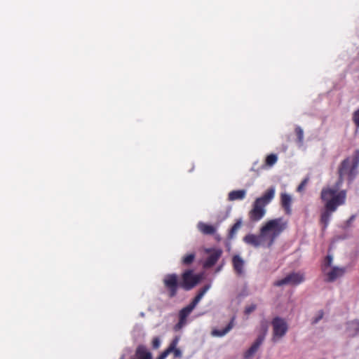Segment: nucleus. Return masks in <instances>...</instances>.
Returning a JSON list of instances; mask_svg holds the SVG:
<instances>
[{"label": "nucleus", "mask_w": 359, "mask_h": 359, "mask_svg": "<svg viewBox=\"0 0 359 359\" xmlns=\"http://www.w3.org/2000/svg\"><path fill=\"white\" fill-rule=\"evenodd\" d=\"M161 345V340L158 337H156L152 340V347L154 349H157L159 348Z\"/></svg>", "instance_id": "29"}, {"label": "nucleus", "mask_w": 359, "mask_h": 359, "mask_svg": "<svg viewBox=\"0 0 359 359\" xmlns=\"http://www.w3.org/2000/svg\"><path fill=\"white\" fill-rule=\"evenodd\" d=\"M233 269L238 275L243 273L244 262L239 255H234L232 259Z\"/></svg>", "instance_id": "17"}, {"label": "nucleus", "mask_w": 359, "mask_h": 359, "mask_svg": "<svg viewBox=\"0 0 359 359\" xmlns=\"http://www.w3.org/2000/svg\"><path fill=\"white\" fill-rule=\"evenodd\" d=\"M358 166L359 151L356 150L351 156L347 157L341 161L338 168V180L333 187H329L330 189L336 190V194H337L340 191L339 189L345 177H347L349 184L353 181L358 173Z\"/></svg>", "instance_id": "4"}, {"label": "nucleus", "mask_w": 359, "mask_h": 359, "mask_svg": "<svg viewBox=\"0 0 359 359\" xmlns=\"http://www.w3.org/2000/svg\"><path fill=\"white\" fill-rule=\"evenodd\" d=\"M308 182V179H304L301 183L297 187V191H302V190H304L305 186L306 185Z\"/></svg>", "instance_id": "30"}, {"label": "nucleus", "mask_w": 359, "mask_h": 359, "mask_svg": "<svg viewBox=\"0 0 359 359\" xmlns=\"http://www.w3.org/2000/svg\"><path fill=\"white\" fill-rule=\"evenodd\" d=\"M235 317H232L229 324L223 330L215 329L212 331L211 334L214 337H222L226 334L234 326Z\"/></svg>", "instance_id": "14"}, {"label": "nucleus", "mask_w": 359, "mask_h": 359, "mask_svg": "<svg viewBox=\"0 0 359 359\" xmlns=\"http://www.w3.org/2000/svg\"><path fill=\"white\" fill-rule=\"evenodd\" d=\"M304 276L301 273H291L287 275L284 278L276 280L273 285L280 287L285 285H297L304 281Z\"/></svg>", "instance_id": "8"}, {"label": "nucleus", "mask_w": 359, "mask_h": 359, "mask_svg": "<svg viewBox=\"0 0 359 359\" xmlns=\"http://www.w3.org/2000/svg\"><path fill=\"white\" fill-rule=\"evenodd\" d=\"M348 330L350 335L359 333V320H353L348 324Z\"/></svg>", "instance_id": "19"}, {"label": "nucleus", "mask_w": 359, "mask_h": 359, "mask_svg": "<svg viewBox=\"0 0 359 359\" xmlns=\"http://www.w3.org/2000/svg\"><path fill=\"white\" fill-rule=\"evenodd\" d=\"M210 284L205 285L198 292L196 296L193 299L192 302L187 306L183 308L179 313V322L177 327L180 328L183 326L187 320V318L197 306L201 299L203 297L207 291L210 289Z\"/></svg>", "instance_id": "6"}, {"label": "nucleus", "mask_w": 359, "mask_h": 359, "mask_svg": "<svg viewBox=\"0 0 359 359\" xmlns=\"http://www.w3.org/2000/svg\"><path fill=\"white\" fill-rule=\"evenodd\" d=\"M287 227V222L283 217L270 219L260 228L259 234H247L244 236L243 241L255 248L259 247L270 248Z\"/></svg>", "instance_id": "1"}, {"label": "nucleus", "mask_w": 359, "mask_h": 359, "mask_svg": "<svg viewBox=\"0 0 359 359\" xmlns=\"http://www.w3.org/2000/svg\"><path fill=\"white\" fill-rule=\"evenodd\" d=\"M264 340V336H258L252 346L245 352L244 358L245 359H250L252 355L257 351L259 346Z\"/></svg>", "instance_id": "12"}, {"label": "nucleus", "mask_w": 359, "mask_h": 359, "mask_svg": "<svg viewBox=\"0 0 359 359\" xmlns=\"http://www.w3.org/2000/svg\"><path fill=\"white\" fill-rule=\"evenodd\" d=\"M346 271V267H338L334 266L333 267L330 271L327 272L326 273L327 282H334L336 279L338 278H340L344 275V273Z\"/></svg>", "instance_id": "10"}, {"label": "nucleus", "mask_w": 359, "mask_h": 359, "mask_svg": "<svg viewBox=\"0 0 359 359\" xmlns=\"http://www.w3.org/2000/svg\"><path fill=\"white\" fill-rule=\"evenodd\" d=\"M137 359H151V354L144 346H139L136 350Z\"/></svg>", "instance_id": "18"}, {"label": "nucleus", "mask_w": 359, "mask_h": 359, "mask_svg": "<svg viewBox=\"0 0 359 359\" xmlns=\"http://www.w3.org/2000/svg\"><path fill=\"white\" fill-rule=\"evenodd\" d=\"M195 257V253L188 254L182 258V262L184 265L189 266L194 261Z\"/></svg>", "instance_id": "21"}, {"label": "nucleus", "mask_w": 359, "mask_h": 359, "mask_svg": "<svg viewBox=\"0 0 359 359\" xmlns=\"http://www.w3.org/2000/svg\"><path fill=\"white\" fill-rule=\"evenodd\" d=\"M180 341L179 337H175L170 344H169L168 347L163 351L156 359H165L166 357L170 353H173L175 358H181L182 355V351L177 348V346L178 344V342Z\"/></svg>", "instance_id": "9"}, {"label": "nucleus", "mask_w": 359, "mask_h": 359, "mask_svg": "<svg viewBox=\"0 0 359 359\" xmlns=\"http://www.w3.org/2000/svg\"><path fill=\"white\" fill-rule=\"evenodd\" d=\"M260 327H261L262 334H260L259 336L265 337L268 332V323L265 320H262L260 323Z\"/></svg>", "instance_id": "24"}, {"label": "nucleus", "mask_w": 359, "mask_h": 359, "mask_svg": "<svg viewBox=\"0 0 359 359\" xmlns=\"http://www.w3.org/2000/svg\"><path fill=\"white\" fill-rule=\"evenodd\" d=\"M280 203L287 215H290L292 212V197L287 193H282L280 194Z\"/></svg>", "instance_id": "13"}, {"label": "nucleus", "mask_w": 359, "mask_h": 359, "mask_svg": "<svg viewBox=\"0 0 359 359\" xmlns=\"http://www.w3.org/2000/svg\"><path fill=\"white\" fill-rule=\"evenodd\" d=\"M275 196V188L268 189L264 194L255 199L252 209L248 212V217L252 222L261 220L266 214V206L270 203Z\"/></svg>", "instance_id": "5"}, {"label": "nucleus", "mask_w": 359, "mask_h": 359, "mask_svg": "<svg viewBox=\"0 0 359 359\" xmlns=\"http://www.w3.org/2000/svg\"><path fill=\"white\" fill-rule=\"evenodd\" d=\"M197 228L204 235H213L216 232V227L203 222L198 223Z\"/></svg>", "instance_id": "15"}, {"label": "nucleus", "mask_w": 359, "mask_h": 359, "mask_svg": "<svg viewBox=\"0 0 359 359\" xmlns=\"http://www.w3.org/2000/svg\"><path fill=\"white\" fill-rule=\"evenodd\" d=\"M353 121L357 128H359V109L354 111L353 114Z\"/></svg>", "instance_id": "27"}, {"label": "nucleus", "mask_w": 359, "mask_h": 359, "mask_svg": "<svg viewBox=\"0 0 359 359\" xmlns=\"http://www.w3.org/2000/svg\"><path fill=\"white\" fill-rule=\"evenodd\" d=\"M324 312L323 310L318 311V315L312 320V324L318 323L323 318Z\"/></svg>", "instance_id": "28"}, {"label": "nucleus", "mask_w": 359, "mask_h": 359, "mask_svg": "<svg viewBox=\"0 0 359 359\" xmlns=\"http://www.w3.org/2000/svg\"><path fill=\"white\" fill-rule=\"evenodd\" d=\"M278 161V157L276 154H271L266 156L265 160L266 165L269 167L273 166Z\"/></svg>", "instance_id": "22"}, {"label": "nucleus", "mask_w": 359, "mask_h": 359, "mask_svg": "<svg viewBox=\"0 0 359 359\" xmlns=\"http://www.w3.org/2000/svg\"><path fill=\"white\" fill-rule=\"evenodd\" d=\"M222 251L220 249L213 250L208 257L204 263L205 268H210L213 266L222 256Z\"/></svg>", "instance_id": "11"}, {"label": "nucleus", "mask_w": 359, "mask_h": 359, "mask_svg": "<svg viewBox=\"0 0 359 359\" xmlns=\"http://www.w3.org/2000/svg\"><path fill=\"white\" fill-rule=\"evenodd\" d=\"M271 325L273 327L272 339L273 341L283 337L287 332V323L285 319L280 317H275L271 321Z\"/></svg>", "instance_id": "7"}, {"label": "nucleus", "mask_w": 359, "mask_h": 359, "mask_svg": "<svg viewBox=\"0 0 359 359\" xmlns=\"http://www.w3.org/2000/svg\"><path fill=\"white\" fill-rule=\"evenodd\" d=\"M242 225V221L241 219H238L236 223L231 226L229 232V237L232 238L237 233L238 229Z\"/></svg>", "instance_id": "20"}, {"label": "nucleus", "mask_w": 359, "mask_h": 359, "mask_svg": "<svg viewBox=\"0 0 359 359\" xmlns=\"http://www.w3.org/2000/svg\"><path fill=\"white\" fill-rule=\"evenodd\" d=\"M295 133L297 137V142L302 144L304 141V132L301 127L297 126L295 128Z\"/></svg>", "instance_id": "23"}, {"label": "nucleus", "mask_w": 359, "mask_h": 359, "mask_svg": "<svg viewBox=\"0 0 359 359\" xmlns=\"http://www.w3.org/2000/svg\"><path fill=\"white\" fill-rule=\"evenodd\" d=\"M346 194V190H340L336 194V190L331 189L329 187L323 188L320 198L324 202L325 209L320 215V223L323 225V230L327 227L332 213L335 212L339 206L345 204Z\"/></svg>", "instance_id": "2"}, {"label": "nucleus", "mask_w": 359, "mask_h": 359, "mask_svg": "<svg viewBox=\"0 0 359 359\" xmlns=\"http://www.w3.org/2000/svg\"><path fill=\"white\" fill-rule=\"evenodd\" d=\"M246 196V190L245 189H239V190H233L229 193L228 194V200L229 201H241L245 198Z\"/></svg>", "instance_id": "16"}, {"label": "nucleus", "mask_w": 359, "mask_h": 359, "mask_svg": "<svg viewBox=\"0 0 359 359\" xmlns=\"http://www.w3.org/2000/svg\"><path fill=\"white\" fill-rule=\"evenodd\" d=\"M201 277L198 275L194 274L193 270H186L182 274V282H179L178 276L176 273L166 274L163 283L168 292V297L172 298L177 295V290L180 287L184 290H190L194 287L200 281Z\"/></svg>", "instance_id": "3"}, {"label": "nucleus", "mask_w": 359, "mask_h": 359, "mask_svg": "<svg viewBox=\"0 0 359 359\" xmlns=\"http://www.w3.org/2000/svg\"><path fill=\"white\" fill-rule=\"evenodd\" d=\"M257 308V305L255 304H252L249 306H247L245 308L244 313L245 315H250L251 313H252Z\"/></svg>", "instance_id": "26"}, {"label": "nucleus", "mask_w": 359, "mask_h": 359, "mask_svg": "<svg viewBox=\"0 0 359 359\" xmlns=\"http://www.w3.org/2000/svg\"><path fill=\"white\" fill-rule=\"evenodd\" d=\"M332 262V257L330 255H327L325 258L324 264H323V271H325V267H329L331 266Z\"/></svg>", "instance_id": "25"}]
</instances>
